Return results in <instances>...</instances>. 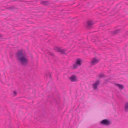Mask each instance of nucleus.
Masks as SVG:
<instances>
[{
	"label": "nucleus",
	"mask_w": 128,
	"mask_h": 128,
	"mask_svg": "<svg viewBox=\"0 0 128 128\" xmlns=\"http://www.w3.org/2000/svg\"><path fill=\"white\" fill-rule=\"evenodd\" d=\"M17 59L21 64L24 66H26L28 63V59L26 58L25 53L23 52L22 50H18L16 53Z\"/></svg>",
	"instance_id": "1"
},
{
	"label": "nucleus",
	"mask_w": 128,
	"mask_h": 128,
	"mask_svg": "<svg viewBox=\"0 0 128 128\" xmlns=\"http://www.w3.org/2000/svg\"><path fill=\"white\" fill-rule=\"evenodd\" d=\"M81 59L80 58H78L76 59V64L73 65V68L75 69L77 68L78 66H80L81 65Z\"/></svg>",
	"instance_id": "2"
},
{
	"label": "nucleus",
	"mask_w": 128,
	"mask_h": 128,
	"mask_svg": "<svg viewBox=\"0 0 128 128\" xmlns=\"http://www.w3.org/2000/svg\"><path fill=\"white\" fill-rule=\"evenodd\" d=\"M93 23L92 21L90 20L87 21L86 22L84 23V24L86 27L88 29H90L92 26L93 25Z\"/></svg>",
	"instance_id": "3"
},
{
	"label": "nucleus",
	"mask_w": 128,
	"mask_h": 128,
	"mask_svg": "<svg viewBox=\"0 0 128 128\" xmlns=\"http://www.w3.org/2000/svg\"><path fill=\"white\" fill-rule=\"evenodd\" d=\"M100 82V81L99 80L95 81L92 85L93 88L95 90H98V86Z\"/></svg>",
	"instance_id": "4"
},
{
	"label": "nucleus",
	"mask_w": 128,
	"mask_h": 128,
	"mask_svg": "<svg viewBox=\"0 0 128 128\" xmlns=\"http://www.w3.org/2000/svg\"><path fill=\"white\" fill-rule=\"evenodd\" d=\"M100 123L103 125H106L108 126L111 124V122L108 120L104 119L101 121Z\"/></svg>",
	"instance_id": "5"
},
{
	"label": "nucleus",
	"mask_w": 128,
	"mask_h": 128,
	"mask_svg": "<svg viewBox=\"0 0 128 128\" xmlns=\"http://www.w3.org/2000/svg\"><path fill=\"white\" fill-rule=\"evenodd\" d=\"M99 61V60L97 59L96 57H94L92 58L90 63L91 65L94 66L98 63Z\"/></svg>",
	"instance_id": "6"
},
{
	"label": "nucleus",
	"mask_w": 128,
	"mask_h": 128,
	"mask_svg": "<svg viewBox=\"0 0 128 128\" xmlns=\"http://www.w3.org/2000/svg\"><path fill=\"white\" fill-rule=\"evenodd\" d=\"M54 50L58 52H60L61 54H65V52L66 50L64 49L61 50L57 47H55L54 48Z\"/></svg>",
	"instance_id": "7"
},
{
	"label": "nucleus",
	"mask_w": 128,
	"mask_h": 128,
	"mask_svg": "<svg viewBox=\"0 0 128 128\" xmlns=\"http://www.w3.org/2000/svg\"><path fill=\"white\" fill-rule=\"evenodd\" d=\"M69 79L71 80V82H75L77 81L76 77L74 75L71 76L69 78Z\"/></svg>",
	"instance_id": "8"
},
{
	"label": "nucleus",
	"mask_w": 128,
	"mask_h": 128,
	"mask_svg": "<svg viewBox=\"0 0 128 128\" xmlns=\"http://www.w3.org/2000/svg\"><path fill=\"white\" fill-rule=\"evenodd\" d=\"M115 85L117 86L120 89L122 90L124 88V86L123 85L118 84H116Z\"/></svg>",
	"instance_id": "9"
},
{
	"label": "nucleus",
	"mask_w": 128,
	"mask_h": 128,
	"mask_svg": "<svg viewBox=\"0 0 128 128\" xmlns=\"http://www.w3.org/2000/svg\"><path fill=\"white\" fill-rule=\"evenodd\" d=\"M124 110L126 112L128 111V102L126 103L124 106Z\"/></svg>",
	"instance_id": "10"
},
{
	"label": "nucleus",
	"mask_w": 128,
	"mask_h": 128,
	"mask_svg": "<svg viewBox=\"0 0 128 128\" xmlns=\"http://www.w3.org/2000/svg\"><path fill=\"white\" fill-rule=\"evenodd\" d=\"M120 29H118L115 30L113 32V34H117L120 32Z\"/></svg>",
	"instance_id": "11"
},
{
	"label": "nucleus",
	"mask_w": 128,
	"mask_h": 128,
	"mask_svg": "<svg viewBox=\"0 0 128 128\" xmlns=\"http://www.w3.org/2000/svg\"><path fill=\"white\" fill-rule=\"evenodd\" d=\"M41 3L44 5H46L48 4V1H43Z\"/></svg>",
	"instance_id": "12"
},
{
	"label": "nucleus",
	"mask_w": 128,
	"mask_h": 128,
	"mask_svg": "<svg viewBox=\"0 0 128 128\" xmlns=\"http://www.w3.org/2000/svg\"><path fill=\"white\" fill-rule=\"evenodd\" d=\"M105 76L104 74H99V77L100 78L104 77Z\"/></svg>",
	"instance_id": "13"
},
{
	"label": "nucleus",
	"mask_w": 128,
	"mask_h": 128,
	"mask_svg": "<svg viewBox=\"0 0 128 128\" xmlns=\"http://www.w3.org/2000/svg\"><path fill=\"white\" fill-rule=\"evenodd\" d=\"M47 53L49 55H50L51 56H54V54L50 52H47Z\"/></svg>",
	"instance_id": "14"
},
{
	"label": "nucleus",
	"mask_w": 128,
	"mask_h": 128,
	"mask_svg": "<svg viewBox=\"0 0 128 128\" xmlns=\"http://www.w3.org/2000/svg\"><path fill=\"white\" fill-rule=\"evenodd\" d=\"M14 6H12V7L8 8H7V9H10V10H11L14 9Z\"/></svg>",
	"instance_id": "15"
},
{
	"label": "nucleus",
	"mask_w": 128,
	"mask_h": 128,
	"mask_svg": "<svg viewBox=\"0 0 128 128\" xmlns=\"http://www.w3.org/2000/svg\"><path fill=\"white\" fill-rule=\"evenodd\" d=\"M13 94L14 96L16 95L17 94V92L15 91L13 92Z\"/></svg>",
	"instance_id": "16"
},
{
	"label": "nucleus",
	"mask_w": 128,
	"mask_h": 128,
	"mask_svg": "<svg viewBox=\"0 0 128 128\" xmlns=\"http://www.w3.org/2000/svg\"><path fill=\"white\" fill-rule=\"evenodd\" d=\"M50 78H51V75L50 74Z\"/></svg>",
	"instance_id": "17"
},
{
	"label": "nucleus",
	"mask_w": 128,
	"mask_h": 128,
	"mask_svg": "<svg viewBox=\"0 0 128 128\" xmlns=\"http://www.w3.org/2000/svg\"><path fill=\"white\" fill-rule=\"evenodd\" d=\"M100 26H104V25H103L102 24V25H101Z\"/></svg>",
	"instance_id": "18"
},
{
	"label": "nucleus",
	"mask_w": 128,
	"mask_h": 128,
	"mask_svg": "<svg viewBox=\"0 0 128 128\" xmlns=\"http://www.w3.org/2000/svg\"><path fill=\"white\" fill-rule=\"evenodd\" d=\"M2 35L1 34H0V38L1 37L2 38Z\"/></svg>",
	"instance_id": "19"
},
{
	"label": "nucleus",
	"mask_w": 128,
	"mask_h": 128,
	"mask_svg": "<svg viewBox=\"0 0 128 128\" xmlns=\"http://www.w3.org/2000/svg\"><path fill=\"white\" fill-rule=\"evenodd\" d=\"M46 74V76L47 75H46V74Z\"/></svg>",
	"instance_id": "20"
}]
</instances>
